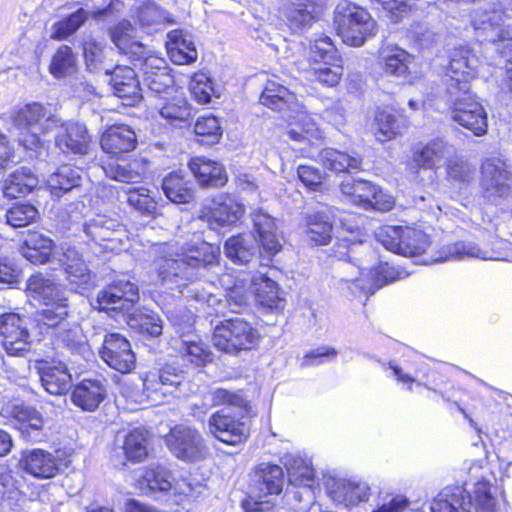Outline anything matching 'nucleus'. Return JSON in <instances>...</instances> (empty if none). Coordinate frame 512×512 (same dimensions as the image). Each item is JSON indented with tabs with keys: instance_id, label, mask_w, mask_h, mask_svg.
Masks as SVG:
<instances>
[{
	"instance_id": "1",
	"label": "nucleus",
	"mask_w": 512,
	"mask_h": 512,
	"mask_svg": "<svg viewBox=\"0 0 512 512\" xmlns=\"http://www.w3.org/2000/svg\"><path fill=\"white\" fill-rule=\"evenodd\" d=\"M153 249L160 254L155 269L161 283L179 289L193 284L199 278V269L217 265L220 257L219 247L207 243L192 249L170 241L157 243Z\"/></svg>"
},
{
	"instance_id": "2",
	"label": "nucleus",
	"mask_w": 512,
	"mask_h": 512,
	"mask_svg": "<svg viewBox=\"0 0 512 512\" xmlns=\"http://www.w3.org/2000/svg\"><path fill=\"white\" fill-rule=\"evenodd\" d=\"M53 241L39 232H28L21 254L33 264H44L55 260L63 267L70 288L80 294L89 291L93 277L82 254L72 246L62 245L60 251L52 253Z\"/></svg>"
},
{
	"instance_id": "3",
	"label": "nucleus",
	"mask_w": 512,
	"mask_h": 512,
	"mask_svg": "<svg viewBox=\"0 0 512 512\" xmlns=\"http://www.w3.org/2000/svg\"><path fill=\"white\" fill-rule=\"evenodd\" d=\"M512 0H490L476 7L471 14V24L479 42L495 45L504 53L512 50Z\"/></svg>"
},
{
	"instance_id": "4",
	"label": "nucleus",
	"mask_w": 512,
	"mask_h": 512,
	"mask_svg": "<svg viewBox=\"0 0 512 512\" xmlns=\"http://www.w3.org/2000/svg\"><path fill=\"white\" fill-rule=\"evenodd\" d=\"M10 122L19 143L27 150H36L45 146L43 137L56 131L60 117L50 106L33 102L11 112Z\"/></svg>"
},
{
	"instance_id": "5",
	"label": "nucleus",
	"mask_w": 512,
	"mask_h": 512,
	"mask_svg": "<svg viewBox=\"0 0 512 512\" xmlns=\"http://www.w3.org/2000/svg\"><path fill=\"white\" fill-rule=\"evenodd\" d=\"M27 291L43 307L37 311L36 320L49 328H55L65 322L69 316L67 291L59 284L41 274L32 275L27 283Z\"/></svg>"
},
{
	"instance_id": "6",
	"label": "nucleus",
	"mask_w": 512,
	"mask_h": 512,
	"mask_svg": "<svg viewBox=\"0 0 512 512\" xmlns=\"http://www.w3.org/2000/svg\"><path fill=\"white\" fill-rule=\"evenodd\" d=\"M496 499L489 483L481 480L471 491L463 487H446L431 505L432 512H495Z\"/></svg>"
},
{
	"instance_id": "7",
	"label": "nucleus",
	"mask_w": 512,
	"mask_h": 512,
	"mask_svg": "<svg viewBox=\"0 0 512 512\" xmlns=\"http://www.w3.org/2000/svg\"><path fill=\"white\" fill-rule=\"evenodd\" d=\"M335 23L342 41L353 47L362 46L377 33L376 21L370 13L349 1H342L337 5Z\"/></svg>"
},
{
	"instance_id": "8",
	"label": "nucleus",
	"mask_w": 512,
	"mask_h": 512,
	"mask_svg": "<svg viewBox=\"0 0 512 512\" xmlns=\"http://www.w3.org/2000/svg\"><path fill=\"white\" fill-rule=\"evenodd\" d=\"M252 482V495L244 502V509L246 512H271L275 506L274 497L283 489V469L262 463L256 468Z\"/></svg>"
},
{
	"instance_id": "9",
	"label": "nucleus",
	"mask_w": 512,
	"mask_h": 512,
	"mask_svg": "<svg viewBox=\"0 0 512 512\" xmlns=\"http://www.w3.org/2000/svg\"><path fill=\"white\" fill-rule=\"evenodd\" d=\"M259 333L248 321L240 317L221 321L214 327L212 342L216 349L236 355L240 351L252 349Z\"/></svg>"
},
{
	"instance_id": "10",
	"label": "nucleus",
	"mask_w": 512,
	"mask_h": 512,
	"mask_svg": "<svg viewBox=\"0 0 512 512\" xmlns=\"http://www.w3.org/2000/svg\"><path fill=\"white\" fill-rule=\"evenodd\" d=\"M376 237L387 250L408 257L420 255L430 245L427 234L412 227L383 226Z\"/></svg>"
},
{
	"instance_id": "11",
	"label": "nucleus",
	"mask_w": 512,
	"mask_h": 512,
	"mask_svg": "<svg viewBox=\"0 0 512 512\" xmlns=\"http://www.w3.org/2000/svg\"><path fill=\"white\" fill-rule=\"evenodd\" d=\"M340 190L349 202L365 210L372 209L385 212L391 210L394 205L392 196L367 180L352 179L344 181L340 185Z\"/></svg>"
},
{
	"instance_id": "12",
	"label": "nucleus",
	"mask_w": 512,
	"mask_h": 512,
	"mask_svg": "<svg viewBox=\"0 0 512 512\" xmlns=\"http://www.w3.org/2000/svg\"><path fill=\"white\" fill-rule=\"evenodd\" d=\"M0 346L13 357H23L30 351L31 336L25 316L13 312L0 315Z\"/></svg>"
},
{
	"instance_id": "13",
	"label": "nucleus",
	"mask_w": 512,
	"mask_h": 512,
	"mask_svg": "<svg viewBox=\"0 0 512 512\" xmlns=\"http://www.w3.org/2000/svg\"><path fill=\"white\" fill-rule=\"evenodd\" d=\"M480 186L483 196L498 202L512 195V172L498 158H488L481 166Z\"/></svg>"
},
{
	"instance_id": "14",
	"label": "nucleus",
	"mask_w": 512,
	"mask_h": 512,
	"mask_svg": "<svg viewBox=\"0 0 512 512\" xmlns=\"http://www.w3.org/2000/svg\"><path fill=\"white\" fill-rule=\"evenodd\" d=\"M245 208L227 194L216 196L210 204L204 205L200 211V219L213 229L232 227L243 216Z\"/></svg>"
},
{
	"instance_id": "15",
	"label": "nucleus",
	"mask_w": 512,
	"mask_h": 512,
	"mask_svg": "<svg viewBox=\"0 0 512 512\" xmlns=\"http://www.w3.org/2000/svg\"><path fill=\"white\" fill-rule=\"evenodd\" d=\"M302 109L303 107L300 105L298 110L293 111L296 116H288L289 119H296V127L289 128L286 135L296 144H299L292 147L294 150L299 151L303 157L314 158L316 151L314 146L324 138V133L314 119L304 113Z\"/></svg>"
},
{
	"instance_id": "16",
	"label": "nucleus",
	"mask_w": 512,
	"mask_h": 512,
	"mask_svg": "<svg viewBox=\"0 0 512 512\" xmlns=\"http://www.w3.org/2000/svg\"><path fill=\"white\" fill-rule=\"evenodd\" d=\"M170 451L179 459L194 462L205 458L208 449L202 436L190 427H175L166 438Z\"/></svg>"
},
{
	"instance_id": "17",
	"label": "nucleus",
	"mask_w": 512,
	"mask_h": 512,
	"mask_svg": "<svg viewBox=\"0 0 512 512\" xmlns=\"http://www.w3.org/2000/svg\"><path fill=\"white\" fill-rule=\"evenodd\" d=\"M99 356L110 368L122 374L131 372L136 363L130 342L119 333L104 335Z\"/></svg>"
},
{
	"instance_id": "18",
	"label": "nucleus",
	"mask_w": 512,
	"mask_h": 512,
	"mask_svg": "<svg viewBox=\"0 0 512 512\" xmlns=\"http://www.w3.org/2000/svg\"><path fill=\"white\" fill-rule=\"evenodd\" d=\"M54 329L53 343L55 347L69 352L75 358L72 363L81 368L92 353L80 325L67 322Z\"/></svg>"
},
{
	"instance_id": "19",
	"label": "nucleus",
	"mask_w": 512,
	"mask_h": 512,
	"mask_svg": "<svg viewBox=\"0 0 512 512\" xmlns=\"http://www.w3.org/2000/svg\"><path fill=\"white\" fill-rule=\"evenodd\" d=\"M139 298L138 287L129 280L120 279L98 292L99 310H128Z\"/></svg>"
},
{
	"instance_id": "20",
	"label": "nucleus",
	"mask_w": 512,
	"mask_h": 512,
	"mask_svg": "<svg viewBox=\"0 0 512 512\" xmlns=\"http://www.w3.org/2000/svg\"><path fill=\"white\" fill-rule=\"evenodd\" d=\"M84 232L97 245L113 251L118 248L124 230L116 219L98 214L85 223Z\"/></svg>"
},
{
	"instance_id": "21",
	"label": "nucleus",
	"mask_w": 512,
	"mask_h": 512,
	"mask_svg": "<svg viewBox=\"0 0 512 512\" xmlns=\"http://www.w3.org/2000/svg\"><path fill=\"white\" fill-rule=\"evenodd\" d=\"M209 426L219 441L233 446L243 442L250 431L246 422L231 416L226 409L214 413L209 419Z\"/></svg>"
},
{
	"instance_id": "22",
	"label": "nucleus",
	"mask_w": 512,
	"mask_h": 512,
	"mask_svg": "<svg viewBox=\"0 0 512 512\" xmlns=\"http://www.w3.org/2000/svg\"><path fill=\"white\" fill-rule=\"evenodd\" d=\"M105 74L111 75L113 93L123 105L134 106L142 99V88L134 69L117 65L113 70L105 69Z\"/></svg>"
},
{
	"instance_id": "23",
	"label": "nucleus",
	"mask_w": 512,
	"mask_h": 512,
	"mask_svg": "<svg viewBox=\"0 0 512 512\" xmlns=\"http://www.w3.org/2000/svg\"><path fill=\"white\" fill-rule=\"evenodd\" d=\"M56 145L64 152L75 154H86L89 148L91 137L83 123L75 121H62L56 129Z\"/></svg>"
},
{
	"instance_id": "24",
	"label": "nucleus",
	"mask_w": 512,
	"mask_h": 512,
	"mask_svg": "<svg viewBox=\"0 0 512 512\" xmlns=\"http://www.w3.org/2000/svg\"><path fill=\"white\" fill-rule=\"evenodd\" d=\"M251 274L248 272L224 273L219 278L220 285L226 291L225 303L231 311L246 305L251 298Z\"/></svg>"
},
{
	"instance_id": "25",
	"label": "nucleus",
	"mask_w": 512,
	"mask_h": 512,
	"mask_svg": "<svg viewBox=\"0 0 512 512\" xmlns=\"http://www.w3.org/2000/svg\"><path fill=\"white\" fill-rule=\"evenodd\" d=\"M102 150L112 157H119L136 148L137 137L134 130L125 124H116L109 127L101 137Z\"/></svg>"
},
{
	"instance_id": "26",
	"label": "nucleus",
	"mask_w": 512,
	"mask_h": 512,
	"mask_svg": "<svg viewBox=\"0 0 512 512\" xmlns=\"http://www.w3.org/2000/svg\"><path fill=\"white\" fill-rule=\"evenodd\" d=\"M318 6L314 0H286L284 16L294 33L309 29L317 19Z\"/></svg>"
},
{
	"instance_id": "27",
	"label": "nucleus",
	"mask_w": 512,
	"mask_h": 512,
	"mask_svg": "<svg viewBox=\"0 0 512 512\" xmlns=\"http://www.w3.org/2000/svg\"><path fill=\"white\" fill-rule=\"evenodd\" d=\"M20 466L26 473L40 479L53 478L59 470L57 458L43 449L25 451Z\"/></svg>"
},
{
	"instance_id": "28",
	"label": "nucleus",
	"mask_w": 512,
	"mask_h": 512,
	"mask_svg": "<svg viewBox=\"0 0 512 512\" xmlns=\"http://www.w3.org/2000/svg\"><path fill=\"white\" fill-rule=\"evenodd\" d=\"M329 495L333 502L348 508L368 501L370 487L366 482L340 479L334 481L329 490Z\"/></svg>"
},
{
	"instance_id": "29",
	"label": "nucleus",
	"mask_w": 512,
	"mask_h": 512,
	"mask_svg": "<svg viewBox=\"0 0 512 512\" xmlns=\"http://www.w3.org/2000/svg\"><path fill=\"white\" fill-rule=\"evenodd\" d=\"M142 84L156 94L168 93L174 89V78L167 70L165 61L159 58H147L142 67Z\"/></svg>"
},
{
	"instance_id": "30",
	"label": "nucleus",
	"mask_w": 512,
	"mask_h": 512,
	"mask_svg": "<svg viewBox=\"0 0 512 512\" xmlns=\"http://www.w3.org/2000/svg\"><path fill=\"white\" fill-rule=\"evenodd\" d=\"M450 111L452 119L464 128L471 130L475 136L486 134L487 114L477 100L464 103V106H458Z\"/></svg>"
},
{
	"instance_id": "31",
	"label": "nucleus",
	"mask_w": 512,
	"mask_h": 512,
	"mask_svg": "<svg viewBox=\"0 0 512 512\" xmlns=\"http://www.w3.org/2000/svg\"><path fill=\"white\" fill-rule=\"evenodd\" d=\"M106 396V388L99 380L84 379L75 385L71 400L83 411H95Z\"/></svg>"
},
{
	"instance_id": "32",
	"label": "nucleus",
	"mask_w": 512,
	"mask_h": 512,
	"mask_svg": "<svg viewBox=\"0 0 512 512\" xmlns=\"http://www.w3.org/2000/svg\"><path fill=\"white\" fill-rule=\"evenodd\" d=\"M39 374L43 388L51 395H64L71 388L72 376L62 362L43 365Z\"/></svg>"
},
{
	"instance_id": "33",
	"label": "nucleus",
	"mask_w": 512,
	"mask_h": 512,
	"mask_svg": "<svg viewBox=\"0 0 512 512\" xmlns=\"http://www.w3.org/2000/svg\"><path fill=\"white\" fill-rule=\"evenodd\" d=\"M167 50L171 61L177 65L190 64L198 56L192 36L181 29L167 34Z\"/></svg>"
},
{
	"instance_id": "34",
	"label": "nucleus",
	"mask_w": 512,
	"mask_h": 512,
	"mask_svg": "<svg viewBox=\"0 0 512 512\" xmlns=\"http://www.w3.org/2000/svg\"><path fill=\"white\" fill-rule=\"evenodd\" d=\"M260 102L264 106L279 112H293L300 108V103L295 95L285 86L275 81L267 82L260 96Z\"/></svg>"
},
{
	"instance_id": "35",
	"label": "nucleus",
	"mask_w": 512,
	"mask_h": 512,
	"mask_svg": "<svg viewBox=\"0 0 512 512\" xmlns=\"http://www.w3.org/2000/svg\"><path fill=\"white\" fill-rule=\"evenodd\" d=\"M322 165L334 172L353 173L361 169L362 158L356 154H349L334 148H324L315 151V157Z\"/></svg>"
},
{
	"instance_id": "36",
	"label": "nucleus",
	"mask_w": 512,
	"mask_h": 512,
	"mask_svg": "<svg viewBox=\"0 0 512 512\" xmlns=\"http://www.w3.org/2000/svg\"><path fill=\"white\" fill-rule=\"evenodd\" d=\"M161 186L164 195L173 203L186 204L194 197L191 180L186 173L180 170L166 175Z\"/></svg>"
},
{
	"instance_id": "37",
	"label": "nucleus",
	"mask_w": 512,
	"mask_h": 512,
	"mask_svg": "<svg viewBox=\"0 0 512 512\" xmlns=\"http://www.w3.org/2000/svg\"><path fill=\"white\" fill-rule=\"evenodd\" d=\"M189 167L201 186L221 187L227 182V175L222 165L210 159L193 158Z\"/></svg>"
},
{
	"instance_id": "38",
	"label": "nucleus",
	"mask_w": 512,
	"mask_h": 512,
	"mask_svg": "<svg viewBox=\"0 0 512 512\" xmlns=\"http://www.w3.org/2000/svg\"><path fill=\"white\" fill-rule=\"evenodd\" d=\"M406 126V120L397 116L393 109L378 108L374 116V134L378 141L386 142L400 134Z\"/></svg>"
},
{
	"instance_id": "39",
	"label": "nucleus",
	"mask_w": 512,
	"mask_h": 512,
	"mask_svg": "<svg viewBox=\"0 0 512 512\" xmlns=\"http://www.w3.org/2000/svg\"><path fill=\"white\" fill-rule=\"evenodd\" d=\"M102 169L106 177L126 184L140 183L145 171L144 164L138 159L129 162L111 160L104 163Z\"/></svg>"
},
{
	"instance_id": "40",
	"label": "nucleus",
	"mask_w": 512,
	"mask_h": 512,
	"mask_svg": "<svg viewBox=\"0 0 512 512\" xmlns=\"http://www.w3.org/2000/svg\"><path fill=\"white\" fill-rule=\"evenodd\" d=\"M10 416L13 418L15 428L28 439L35 438L43 427L42 415L30 406L14 405L10 410Z\"/></svg>"
},
{
	"instance_id": "41",
	"label": "nucleus",
	"mask_w": 512,
	"mask_h": 512,
	"mask_svg": "<svg viewBox=\"0 0 512 512\" xmlns=\"http://www.w3.org/2000/svg\"><path fill=\"white\" fill-rule=\"evenodd\" d=\"M252 221L263 249L270 254L277 253L281 244L277 235L275 219L266 212L259 210L252 214Z\"/></svg>"
},
{
	"instance_id": "42",
	"label": "nucleus",
	"mask_w": 512,
	"mask_h": 512,
	"mask_svg": "<svg viewBox=\"0 0 512 512\" xmlns=\"http://www.w3.org/2000/svg\"><path fill=\"white\" fill-rule=\"evenodd\" d=\"M381 60L386 74L408 78L414 63V56L402 48L388 47L381 51Z\"/></svg>"
},
{
	"instance_id": "43",
	"label": "nucleus",
	"mask_w": 512,
	"mask_h": 512,
	"mask_svg": "<svg viewBox=\"0 0 512 512\" xmlns=\"http://www.w3.org/2000/svg\"><path fill=\"white\" fill-rule=\"evenodd\" d=\"M291 485L310 488L314 483V472L310 461L298 454L287 453L282 458Z\"/></svg>"
},
{
	"instance_id": "44",
	"label": "nucleus",
	"mask_w": 512,
	"mask_h": 512,
	"mask_svg": "<svg viewBox=\"0 0 512 512\" xmlns=\"http://www.w3.org/2000/svg\"><path fill=\"white\" fill-rule=\"evenodd\" d=\"M38 184V177L30 168L20 167L5 180L3 192L10 198L24 197L32 192Z\"/></svg>"
},
{
	"instance_id": "45",
	"label": "nucleus",
	"mask_w": 512,
	"mask_h": 512,
	"mask_svg": "<svg viewBox=\"0 0 512 512\" xmlns=\"http://www.w3.org/2000/svg\"><path fill=\"white\" fill-rule=\"evenodd\" d=\"M256 239L251 234H238L228 238L224 244L227 258L236 264H247L256 255Z\"/></svg>"
},
{
	"instance_id": "46",
	"label": "nucleus",
	"mask_w": 512,
	"mask_h": 512,
	"mask_svg": "<svg viewBox=\"0 0 512 512\" xmlns=\"http://www.w3.org/2000/svg\"><path fill=\"white\" fill-rule=\"evenodd\" d=\"M448 153V146L443 140H433L425 146L416 147L413 151L414 167L434 169L439 167Z\"/></svg>"
},
{
	"instance_id": "47",
	"label": "nucleus",
	"mask_w": 512,
	"mask_h": 512,
	"mask_svg": "<svg viewBox=\"0 0 512 512\" xmlns=\"http://www.w3.org/2000/svg\"><path fill=\"white\" fill-rule=\"evenodd\" d=\"M477 59L464 47L455 49L446 66V80H471L474 77Z\"/></svg>"
},
{
	"instance_id": "48",
	"label": "nucleus",
	"mask_w": 512,
	"mask_h": 512,
	"mask_svg": "<svg viewBox=\"0 0 512 512\" xmlns=\"http://www.w3.org/2000/svg\"><path fill=\"white\" fill-rule=\"evenodd\" d=\"M338 269L341 274V281L349 284L348 289L351 290L352 294L358 295L362 292H372L370 281L362 277L366 272H372L370 268L349 260L341 261L338 265Z\"/></svg>"
},
{
	"instance_id": "49",
	"label": "nucleus",
	"mask_w": 512,
	"mask_h": 512,
	"mask_svg": "<svg viewBox=\"0 0 512 512\" xmlns=\"http://www.w3.org/2000/svg\"><path fill=\"white\" fill-rule=\"evenodd\" d=\"M82 177L77 168L70 165L59 167L47 178V187L51 194L60 197L81 185Z\"/></svg>"
},
{
	"instance_id": "50",
	"label": "nucleus",
	"mask_w": 512,
	"mask_h": 512,
	"mask_svg": "<svg viewBox=\"0 0 512 512\" xmlns=\"http://www.w3.org/2000/svg\"><path fill=\"white\" fill-rule=\"evenodd\" d=\"M251 296L254 294L257 301L269 308H278L280 302L277 283L261 273L251 275Z\"/></svg>"
},
{
	"instance_id": "51",
	"label": "nucleus",
	"mask_w": 512,
	"mask_h": 512,
	"mask_svg": "<svg viewBox=\"0 0 512 512\" xmlns=\"http://www.w3.org/2000/svg\"><path fill=\"white\" fill-rule=\"evenodd\" d=\"M159 114L167 124L180 126L190 119L192 108L183 96L175 95L161 105Z\"/></svg>"
},
{
	"instance_id": "52",
	"label": "nucleus",
	"mask_w": 512,
	"mask_h": 512,
	"mask_svg": "<svg viewBox=\"0 0 512 512\" xmlns=\"http://www.w3.org/2000/svg\"><path fill=\"white\" fill-rule=\"evenodd\" d=\"M332 223L323 213L310 214L306 218L305 235L316 245H326L332 238Z\"/></svg>"
},
{
	"instance_id": "53",
	"label": "nucleus",
	"mask_w": 512,
	"mask_h": 512,
	"mask_svg": "<svg viewBox=\"0 0 512 512\" xmlns=\"http://www.w3.org/2000/svg\"><path fill=\"white\" fill-rule=\"evenodd\" d=\"M178 351L183 359L199 367L212 362L213 354L209 347L200 339L186 336L181 340Z\"/></svg>"
},
{
	"instance_id": "54",
	"label": "nucleus",
	"mask_w": 512,
	"mask_h": 512,
	"mask_svg": "<svg viewBox=\"0 0 512 512\" xmlns=\"http://www.w3.org/2000/svg\"><path fill=\"white\" fill-rule=\"evenodd\" d=\"M77 69V56L70 46H60L52 56L49 72L57 79L74 74Z\"/></svg>"
},
{
	"instance_id": "55",
	"label": "nucleus",
	"mask_w": 512,
	"mask_h": 512,
	"mask_svg": "<svg viewBox=\"0 0 512 512\" xmlns=\"http://www.w3.org/2000/svg\"><path fill=\"white\" fill-rule=\"evenodd\" d=\"M443 253L444 255H441L433 261L462 260L464 258L494 259L489 252L480 249L472 242H456L449 244L444 248Z\"/></svg>"
},
{
	"instance_id": "56",
	"label": "nucleus",
	"mask_w": 512,
	"mask_h": 512,
	"mask_svg": "<svg viewBox=\"0 0 512 512\" xmlns=\"http://www.w3.org/2000/svg\"><path fill=\"white\" fill-rule=\"evenodd\" d=\"M471 80H446L444 100L450 110L458 106H464V103L476 100L475 94L471 91Z\"/></svg>"
},
{
	"instance_id": "57",
	"label": "nucleus",
	"mask_w": 512,
	"mask_h": 512,
	"mask_svg": "<svg viewBox=\"0 0 512 512\" xmlns=\"http://www.w3.org/2000/svg\"><path fill=\"white\" fill-rule=\"evenodd\" d=\"M141 26H152L162 23L174 24L172 15L151 2H145L137 6L132 15Z\"/></svg>"
},
{
	"instance_id": "58",
	"label": "nucleus",
	"mask_w": 512,
	"mask_h": 512,
	"mask_svg": "<svg viewBox=\"0 0 512 512\" xmlns=\"http://www.w3.org/2000/svg\"><path fill=\"white\" fill-rule=\"evenodd\" d=\"M147 432L135 429L124 440L123 450L128 460L139 462L147 456Z\"/></svg>"
},
{
	"instance_id": "59",
	"label": "nucleus",
	"mask_w": 512,
	"mask_h": 512,
	"mask_svg": "<svg viewBox=\"0 0 512 512\" xmlns=\"http://www.w3.org/2000/svg\"><path fill=\"white\" fill-rule=\"evenodd\" d=\"M88 17V11L83 8L78 9L76 12L53 25L51 38L59 41L66 39L74 34L85 23Z\"/></svg>"
},
{
	"instance_id": "60",
	"label": "nucleus",
	"mask_w": 512,
	"mask_h": 512,
	"mask_svg": "<svg viewBox=\"0 0 512 512\" xmlns=\"http://www.w3.org/2000/svg\"><path fill=\"white\" fill-rule=\"evenodd\" d=\"M141 478L142 484H145L150 490L168 491L172 488L171 472L160 464L146 468Z\"/></svg>"
},
{
	"instance_id": "61",
	"label": "nucleus",
	"mask_w": 512,
	"mask_h": 512,
	"mask_svg": "<svg viewBox=\"0 0 512 512\" xmlns=\"http://www.w3.org/2000/svg\"><path fill=\"white\" fill-rule=\"evenodd\" d=\"M337 58V50L328 36H320L310 44L309 60L317 64H330Z\"/></svg>"
},
{
	"instance_id": "62",
	"label": "nucleus",
	"mask_w": 512,
	"mask_h": 512,
	"mask_svg": "<svg viewBox=\"0 0 512 512\" xmlns=\"http://www.w3.org/2000/svg\"><path fill=\"white\" fill-rule=\"evenodd\" d=\"M131 326L136 327L143 335L157 337L162 334L163 326L160 316L153 312H139L131 319Z\"/></svg>"
},
{
	"instance_id": "63",
	"label": "nucleus",
	"mask_w": 512,
	"mask_h": 512,
	"mask_svg": "<svg viewBox=\"0 0 512 512\" xmlns=\"http://www.w3.org/2000/svg\"><path fill=\"white\" fill-rule=\"evenodd\" d=\"M308 74L310 80L333 87L339 83L343 69L333 62H330V64L322 63L311 67Z\"/></svg>"
},
{
	"instance_id": "64",
	"label": "nucleus",
	"mask_w": 512,
	"mask_h": 512,
	"mask_svg": "<svg viewBox=\"0 0 512 512\" xmlns=\"http://www.w3.org/2000/svg\"><path fill=\"white\" fill-rule=\"evenodd\" d=\"M133 34L134 27L128 20H122L110 29L112 42L123 53H128L134 45H138Z\"/></svg>"
}]
</instances>
